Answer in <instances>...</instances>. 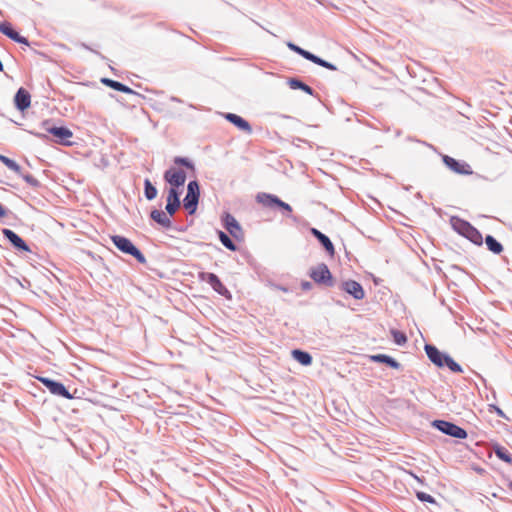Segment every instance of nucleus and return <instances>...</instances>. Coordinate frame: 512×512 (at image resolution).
Returning a JSON list of instances; mask_svg holds the SVG:
<instances>
[{
	"mask_svg": "<svg viewBox=\"0 0 512 512\" xmlns=\"http://www.w3.org/2000/svg\"><path fill=\"white\" fill-rule=\"evenodd\" d=\"M425 352L429 360L437 367L447 366L452 372L461 373V366L456 363L448 354L439 351L435 346L426 344Z\"/></svg>",
	"mask_w": 512,
	"mask_h": 512,
	"instance_id": "f257e3e1",
	"label": "nucleus"
},
{
	"mask_svg": "<svg viewBox=\"0 0 512 512\" xmlns=\"http://www.w3.org/2000/svg\"><path fill=\"white\" fill-rule=\"evenodd\" d=\"M111 240L121 252L135 257L141 264L146 263V258L143 253L128 238L120 235H113L111 236Z\"/></svg>",
	"mask_w": 512,
	"mask_h": 512,
	"instance_id": "f03ea898",
	"label": "nucleus"
},
{
	"mask_svg": "<svg viewBox=\"0 0 512 512\" xmlns=\"http://www.w3.org/2000/svg\"><path fill=\"white\" fill-rule=\"evenodd\" d=\"M432 425L442 433L454 438L465 439L467 437V432L454 423L445 420H435Z\"/></svg>",
	"mask_w": 512,
	"mask_h": 512,
	"instance_id": "7ed1b4c3",
	"label": "nucleus"
},
{
	"mask_svg": "<svg viewBox=\"0 0 512 512\" xmlns=\"http://www.w3.org/2000/svg\"><path fill=\"white\" fill-rule=\"evenodd\" d=\"M199 200V185L196 181H190L187 186V194L183 200L184 207L190 214L194 213Z\"/></svg>",
	"mask_w": 512,
	"mask_h": 512,
	"instance_id": "20e7f679",
	"label": "nucleus"
},
{
	"mask_svg": "<svg viewBox=\"0 0 512 512\" xmlns=\"http://www.w3.org/2000/svg\"><path fill=\"white\" fill-rule=\"evenodd\" d=\"M311 278L320 284L332 286V275L326 264L321 263L316 267L312 268L310 273Z\"/></svg>",
	"mask_w": 512,
	"mask_h": 512,
	"instance_id": "39448f33",
	"label": "nucleus"
},
{
	"mask_svg": "<svg viewBox=\"0 0 512 512\" xmlns=\"http://www.w3.org/2000/svg\"><path fill=\"white\" fill-rule=\"evenodd\" d=\"M444 164L454 173L460 175H470L473 173L470 165L464 161H458L448 155L442 157Z\"/></svg>",
	"mask_w": 512,
	"mask_h": 512,
	"instance_id": "423d86ee",
	"label": "nucleus"
},
{
	"mask_svg": "<svg viewBox=\"0 0 512 512\" xmlns=\"http://www.w3.org/2000/svg\"><path fill=\"white\" fill-rule=\"evenodd\" d=\"M38 379L52 394L62 396L66 399L72 398V395L62 383L56 382L46 377H39Z\"/></svg>",
	"mask_w": 512,
	"mask_h": 512,
	"instance_id": "0eeeda50",
	"label": "nucleus"
},
{
	"mask_svg": "<svg viewBox=\"0 0 512 512\" xmlns=\"http://www.w3.org/2000/svg\"><path fill=\"white\" fill-rule=\"evenodd\" d=\"M199 279L207 282L213 290L220 295L226 296L229 293L227 288L220 281L219 277L214 273L201 272L199 273Z\"/></svg>",
	"mask_w": 512,
	"mask_h": 512,
	"instance_id": "6e6552de",
	"label": "nucleus"
},
{
	"mask_svg": "<svg viewBox=\"0 0 512 512\" xmlns=\"http://www.w3.org/2000/svg\"><path fill=\"white\" fill-rule=\"evenodd\" d=\"M257 201L267 207L277 205L289 214L292 212V208L288 203L280 200L278 197L272 194L259 193L257 195Z\"/></svg>",
	"mask_w": 512,
	"mask_h": 512,
	"instance_id": "1a4fd4ad",
	"label": "nucleus"
},
{
	"mask_svg": "<svg viewBox=\"0 0 512 512\" xmlns=\"http://www.w3.org/2000/svg\"><path fill=\"white\" fill-rule=\"evenodd\" d=\"M164 179L176 189L184 185L186 173L181 169L170 168L164 173Z\"/></svg>",
	"mask_w": 512,
	"mask_h": 512,
	"instance_id": "9d476101",
	"label": "nucleus"
},
{
	"mask_svg": "<svg viewBox=\"0 0 512 512\" xmlns=\"http://www.w3.org/2000/svg\"><path fill=\"white\" fill-rule=\"evenodd\" d=\"M342 288L346 293L352 295L357 300H361L365 296L362 286L356 281H346L342 284Z\"/></svg>",
	"mask_w": 512,
	"mask_h": 512,
	"instance_id": "9b49d317",
	"label": "nucleus"
},
{
	"mask_svg": "<svg viewBox=\"0 0 512 512\" xmlns=\"http://www.w3.org/2000/svg\"><path fill=\"white\" fill-rule=\"evenodd\" d=\"M49 133L58 138L59 142L64 145H71L70 138H72L73 133L70 129L66 127H52L48 129Z\"/></svg>",
	"mask_w": 512,
	"mask_h": 512,
	"instance_id": "f8f14e48",
	"label": "nucleus"
},
{
	"mask_svg": "<svg viewBox=\"0 0 512 512\" xmlns=\"http://www.w3.org/2000/svg\"><path fill=\"white\" fill-rule=\"evenodd\" d=\"M225 119L228 120L230 123L234 124L236 127H238L240 130L246 132L247 134L252 133V127L249 124L248 121H246L244 118L233 114V113H226L224 115Z\"/></svg>",
	"mask_w": 512,
	"mask_h": 512,
	"instance_id": "ddd939ff",
	"label": "nucleus"
},
{
	"mask_svg": "<svg viewBox=\"0 0 512 512\" xmlns=\"http://www.w3.org/2000/svg\"><path fill=\"white\" fill-rule=\"evenodd\" d=\"M2 233L5 236V238H7L12 243V245L15 246L17 249L27 252L30 251L25 241L14 231L5 228L3 229Z\"/></svg>",
	"mask_w": 512,
	"mask_h": 512,
	"instance_id": "4468645a",
	"label": "nucleus"
},
{
	"mask_svg": "<svg viewBox=\"0 0 512 512\" xmlns=\"http://www.w3.org/2000/svg\"><path fill=\"white\" fill-rule=\"evenodd\" d=\"M14 102L18 110L24 111L30 106V94L24 88H20L14 97Z\"/></svg>",
	"mask_w": 512,
	"mask_h": 512,
	"instance_id": "2eb2a0df",
	"label": "nucleus"
},
{
	"mask_svg": "<svg viewBox=\"0 0 512 512\" xmlns=\"http://www.w3.org/2000/svg\"><path fill=\"white\" fill-rule=\"evenodd\" d=\"M180 206L178 192L175 188H171L167 197L166 211L172 216Z\"/></svg>",
	"mask_w": 512,
	"mask_h": 512,
	"instance_id": "dca6fc26",
	"label": "nucleus"
},
{
	"mask_svg": "<svg viewBox=\"0 0 512 512\" xmlns=\"http://www.w3.org/2000/svg\"><path fill=\"white\" fill-rule=\"evenodd\" d=\"M311 233L318 239V241L324 246L326 251L329 253V255L333 256L334 246L329 237H327L325 234L317 230L316 228L311 229Z\"/></svg>",
	"mask_w": 512,
	"mask_h": 512,
	"instance_id": "f3484780",
	"label": "nucleus"
},
{
	"mask_svg": "<svg viewBox=\"0 0 512 512\" xmlns=\"http://www.w3.org/2000/svg\"><path fill=\"white\" fill-rule=\"evenodd\" d=\"M150 216L155 222L164 228H169L171 226V220L169 216L162 210L154 209L151 211Z\"/></svg>",
	"mask_w": 512,
	"mask_h": 512,
	"instance_id": "a211bd4d",
	"label": "nucleus"
},
{
	"mask_svg": "<svg viewBox=\"0 0 512 512\" xmlns=\"http://www.w3.org/2000/svg\"><path fill=\"white\" fill-rule=\"evenodd\" d=\"M451 225L453 229L462 236H465V234L468 232V229H470L472 226L469 222L458 217L451 218Z\"/></svg>",
	"mask_w": 512,
	"mask_h": 512,
	"instance_id": "6ab92c4d",
	"label": "nucleus"
},
{
	"mask_svg": "<svg viewBox=\"0 0 512 512\" xmlns=\"http://www.w3.org/2000/svg\"><path fill=\"white\" fill-rule=\"evenodd\" d=\"M101 81H102V83L113 88L114 90H117V91H120V92H123L126 94L134 93V91L131 88H129L128 86H126L118 81H114V80H111L108 78H103Z\"/></svg>",
	"mask_w": 512,
	"mask_h": 512,
	"instance_id": "aec40b11",
	"label": "nucleus"
},
{
	"mask_svg": "<svg viewBox=\"0 0 512 512\" xmlns=\"http://www.w3.org/2000/svg\"><path fill=\"white\" fill-rule=\"evenodd\" d=\"M371 360L374 362L385 363L394 369L400 368V363H398L395 359L385 354L373 355L371 356Z\"/></svg>",
	"mask_w": 512,
	"mask_h": 512,
	"instance_id": "412c9836",
	"label": "nucleus"
},
{
	"mask_svg": "<svg viewBox=\"0 0 512 512\" xmlns=\"http://www.w3.org/2000/svg\"><path fill=\"white\" fill-rule=\"evenodd\" d=\"M292 357H293V359H295L297 362H299L300 364H302L304 366H308L312 363L311 355L308 352H305L302 350H298V349L293 350Z\"/></svg>",
	"mask_w": 512,
	"mask_h": 512,
	"instance_id": "4be33fe9",
	"label": "nucleus"
},
{
	"mask_svg": "<svg viewBox=\"0 0 512 512\" xmlns=\"http://www.w3.org/2000/svg\"><path fill=\"white\" fill-rule=\"evenodd\" d=\"M494 453L502 461H504V462H506L508 464H512V455L510 454V452L505 447H502L500 445H496L494 447Z\"/></svg>",
	"mask_w": 512,
	"mask_h": 512,
	"instance_id": "5701e85b",
	"label": "nucleus"
},
{
	"mask_svg": "<svg viewBox=\"0 0 512 512\" xmlns=\"http://www.w3.org/2000/svg\"><path fill=\"white\" fill-rule=\"evenodd\" d=\"M486 245L490 251L495 254H499L503 251V246L493 236L488 235L485 239Z\"/></svg>",
	"mask_w": 512,
	"mask_h": 512,
	"instance_id": "b1692460",
	"label": "nucleus"
},
{
	"mask_svg": "<svg viewBox=\"0 0 512 512\" xmlns=\"http://www.w3.org/2000/svg\"><path fill=\"white\" fill-rule=\"evenodd\" d=\"M464 237H466L476 245H482L483 237L481 233L473 226H471V228L468 229V232L465 234Z\"/></svg>",
	"mask_w": 512,
	"mask_h": 512,
	"instance_id": "393cba45",
	"label": "nucleus"
},
{
	"mask_svg": "<svg viewBox=\"0 0 512 512\" xmlns=\"http://www.w3.org/2000/svg\"><path fill=\"white\" fill-rule=\"evenodd\" d=\"M289 86L290 88L292 89H301L302 91L306 92L307 94L309 95H313V89L306 85L305 83H303L302 81L296 79V78H292L289 80Z\"/></svg>",
	"mask_w": 512,
	"mask_h": 512,
	"instance_id": "a878e982",
	"label": "nucleus"
},
{
	"mask_svg": "<svg viewBox=\"0 0 512 512\" xmlns=\"http://www.w3.org/2000/svg\"><path fill=\"white\" fill-rule=\"evenodd\" d=\"M0 161L10 170L21 175V167L12 159L0 154Z\"/></svg>",
	"mask_w": 512,
	"mask_h": 512,
	"instance_id": "bb28decb",
	"label": "nucleus"
},
{
	"mask_svg": "<svg viewBox=\"0 0 512 512\" xmlns=\"http://www.w3.org/2000/svg\"><path fill=\"white\" fill-rule=\"evenodd\" d=\"M144 193L148 200H153L157 196V189L148 179L144 182Z\"/></svg>",
	"mask_w": 512,
	"mask_h": 512,
	"instance_id": "cd10ccee",
	"label": "nucleus"
},
{
	"mask_svg": "<svg viewBox=\"0 0 512 512\" xmlns=\"http://www.w3.org/2000/svg\"><path fill=\"white\" fill-rule=\"evenodd\" d=\"M309 61H311L319 66H322L324 68H327L329 70H333V71L337 70V67L334 64L327 62L314 54L311 55Z\"/></svg>",
	"mask_w": 512,
	"mask_h": 512,
	"instance_id": "c85d7f7f",
	"label": "nucleus"
},
{
	"mask_svg": "<svg viewBox=\"0 0 512 512\" xmlns=\"http://www.w3.org/2000/svg\"><path fill=\"white\" fill-rule=\"evenodd\" d=\"M309 61H311L319 66H322L324 68H327L329 70H333V71L337 70V67L334 64L327 62L314 54L311 55Z\"/></svg>",
	"mask_w": 512,
	"mask_h": 512,
	"instance_id": "c756f323",
	"label": "nucleus"
},
{
	"mask_svg": "<svg viewBox=\"0 0 512 512\" xmlns=\"http://www.w3.org/2000/svg\"><path fill=\"white\" fill-rule=\"evenodd\" d=\"M287 47L294 51L295 53L299 54L300 56H302L303 58H305L306 60H309L312 53L307 51V50H304L303 48L297 46L296 44L292 43V42H288L287 43Z\"/></svg>",
	"mask_w": 512,
	"mask_h": 512,
	"instance_id": "7c9ffc66",
	"label": "nucleus"
},
{
	"mask_svg": "<svg viewBox=\"0 0 512 512\" xmlns=\"http://www.w3.org/2000/svg\"><path fill=\"white\" fill-rule=\"evenodd\" d=\"M219 239L221 241V243L229 250L231 251H235L236 250V245L234 244V242L231 240V238L226 234L224 233L223 231H219Z\"/></svg>",
	"mask_w": 512,
	"mask_h": 512,
	"instance_id": "2f4dec72",
	"label": "nucleus"
},
{
	"mask_svg": "<svg viewBox=\"0 0 512 512\" xmlns=\"http://www.w3.org/2000/svg\"><path fill=\"white\" fill-rule=\"evenodd\" d=\"M225 224H226V228L228 229V231L231 233V234H234V229L236 230H240V226L238 224V222L236 221V219L231 216V215H227L226 216V219H225Z\"/></svg>",
	"mask_w": 512,
	"mask_h": 512,
	"instance_id": "473e14b6",
	"label": "nucleus"
},
{
	"mask_svg": "<svg viewBox=\"0 0 512 512\" xmlns=\"http://www.w3.org/2000/svg\"><path fill=\"white\" fill-rule=\"evenodd\" d=\"M391 334L393 336V340L398 345H404L407 342V337L404 333L398 330H392Z\"/></svg>",
	"mask_w": 512,
	"mask_h": 512,
	"instance_id": "72a5a7b5",
	"label": "nucleus"
},
{
	"mask_svg": "<svg viewBox=\"0 0 512 512\" xmlns=\"http://www.w3.org/2000/svg\"><path fill=\"white\" fill-rule=\"evenodd\" d=\"M9 38L12 39L13 41L17 42V43H21V44H24V45H29V42H28L27 38L21 36L15 30L12 32V34L9 36Z\"/></svg>",
	"mask_w": 512,
	"mask_h": 512,
	"instance_id": "f704fd0d",
	"label": "nucleus"
},
{
	"mask_svg": "<svg viewBox=\"0 0 512 512\" xmlns=\"http://www.w3.org/2000/svg\"><path fill=\"white\" fill-rule=\"evenodd\" d=\"M14 30L8 22H0V32L9 37Z\"/></svg>",
	"mask_w": 512,
	"mask_h": 512,
	"instance_id": "c9c22d12",
	"label": "nucleus"
},
{
	"mask_svg": "<svg viewBox=\"0 0 512 512\" xmlns=\"http://www.w3.org/2000/svg\"><path fill=\"white\" fill-rule=\"evenodd\" d=\"M174 163L175 164H178V165H183L189 169H194V165L187 159V158H183V157H176L174 159Z\"/></svg>",
	"mask_w": 512,
	"mask_h": 512,
	"instance_id": "e433bc0d",
	"label": "nucleus"
},
{
	"mask_svg": "<svg viewBox=\"0 0 512 512\" xmlns=\"http://www.w3.org/2000/svg\"><path fill=\"white\" fill-rule=\"evenodd\" d=\"M416 496L422 502H428V503L435 502L434 498L425 492H417Z\"/></svg>",
	"mask_w": 512,
	"mask_h": 512,
	"instance_id": "4c0bfd02",
	"label": "nucleus"
},
{
	"mask_svg": "<svg viewBox=\"0 0 512 512\" xmlns=\"http://www.w3.org/2000/svg\"><path fill=\"white\" fill-rule=\"evenodd\" d=\"M20 176H22V178H23V179H24L28 184H30L31 186H35V187H36V186H38V185H39L38 180H37L35 177H33L31 174L23 175V174L21 173V175H20Z\"/></svg>",
	"mask_w": 512,
	"mask_h": 512,
	"instance_id": "58836bf2",
	"label": "nucleus"
},
{
	"mask_svg": "<svg viewBox=\"0 0 512 512\" xmlns=\"http://www.w3.org/2000/svg\"><path fill=\"white\" fill-rule=\"evenodd\" d=\"M6 215V211L5 209L2 207V205L0 204V218L4 217Z\"/></svg>",
	"mask_w": 512,
	"mask_h": 512,
	"instance_id": "ea45409f",
	"label": "nucleus"
},
{
	"mask_svg": "<svg viewBox=\"0 0 512 512\" xmlns=\"http://www.w3.org/2000/svg\"><path fill=\"white\" fill-rule=\"evenodd\" d=\"M302 287H303V289H308V288H310V283L309 282H304L302 284Z\"/></svg>",
	"mask_w": 512,
	"mask_h": 512,
	"instance_id": "a19ab883",
	"label": "nucleus"
},
{
	"mask_svg": "<svg viewBox=\"0 0 512 512\" xmlns=\"http://www.w3.org/2000/svg\"><path fill=\"white\" fill-rule=\"evenodd\" d=\"M0 71H3V64L1 61H0Z\"/></svg>",
	"mask_w": 512,
	"mask_h": 512,
	"instance_id": "79ce46f5",
	"label": "nucleus"
},
{
	"mask_svg": "<svg viewBox=\"0 0 512 512\" xmlns=\"http://www.w3.org/2000/svg\"><path fill=\"white\" fill-rule=\"evenodd\" d=\"M172 100H173V101L180 102V100H179L178 98H175V97H172Z\"/></svg>",
	"mask_w": 512,
	"mask_h": 512,
	"instance_id": "37998d69",
	"label": "nucleus"
},
{
	"mask_svg": "<svg viewBox=\"0 0 512 512\" xmlns=\"http://www.w3.org/2000/svg\"><path fill=\"white\" fill-rule=\"evenodd\" d=\"M498 414L502 415V411L500 409H497Z\"/></svg>",
	"mask_w": 512,
	"mask_h": 512,
	"instance_id": "c03bdc74",
	"label": "nucleus"
}]
</instances>
